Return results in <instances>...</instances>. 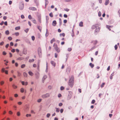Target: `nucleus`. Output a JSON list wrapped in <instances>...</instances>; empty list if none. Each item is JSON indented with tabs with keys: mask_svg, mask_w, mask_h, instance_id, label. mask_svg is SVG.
<instances>
[{
	"mask_svg": "<svg viewBox=\"0 0 120 120\" xmlns=\"http://www.w3.org/2000/svg\"><path fill=\"white\" fill-rule=\"evenodd\" d=\"M91 43H93V44L94 45H96L98 43V41L96 40L93 41H92Z\"/></svg>",
	"mask_w": 120,
	"mask_h": 120,
	"instance_id": "nucleus-14",
	"label": "nucleus"
},
{
	"mask_svg": "<svg viewBox=\"0 0 120 120\" xmlns=\"http://www.w3.org/2000/svg\"><path fill=\"white\" fill-rule=\"evenodd\" d=\"M55 40L54 38H53V39H52L51 41H50V43L51 44H52L53 41H55Z\"/></svg>",
	"mask_w": 120,
	"mask_h": 120,
	"instance_id": "nucleus-26",
	"label": "nucleus"
},
{
	"mask_svg": "<svg viewBox=\"0 0 120 120\" xmlns=\"http://www.w3.org/2000/svg\"><path fill=\"white\" fill-rule=\"evenodd\" d=\"M23 75L25 77H27V74L25 72H23Z\"/></svg>",
	"mask_w": 120,
	"mask_h": 120,
	"instance_id": "nucleus-25",
	"label": "nucleus"
},
{
	"mask_svg": "<svg viewBox=\"0 0 120 120\" xmlns=\"http://www.w3.org/2000/svg\"><path fill=\"white\" fill-rule=\"evenodd\" d=\"M65 34L64 33L62 34H60V37H61L62 36L63 37H64L65 36Z\"/></svg>",
	"mask_w": 120,
	"mask_h": 120,
	"instance_id": "nucleus-28",
	"label": "nucleus"
},
{
	"mask_svg": "<svg viewBox=\"0 0 120 120\" xmlns=\"http://www.w3.org/2000/svg\"><path fill=\"white\" fill-rule=\"evenodd\" d=\"M101 13L100 11H99L98 12V15L100 17L101 16Z\"/></svg>",
	"mask_w": 120,
	"mask_h": 120,
	"instance_id": "nucleus-41",
	"label": "nucleus"
},
{
	"mask_svg": "<svg viewBox=\"0 0 120 120\" xmlns=\"http://www.w3.org/2000/svg\"><path fill=\"white\" fill-rule=\"evenodd\" d=\"M79 26L80 27L83 26V22H80L79 24Z\"/></svg>",
	"mask_w": 120,
	"mask_h": 120,
	"instance_id": "nucleus-19",
	"label": "nucleus"
},
{
	"mask_svg": "<svg viewBox=\"0 0 120 120\" xmlns=\"http://www.w3.org/2000/svg\"><path fill=\"white\" fill-rule=\"evenodd\" d=\"M38 29L40 30L41 32L42 27L40 26H37Z\"/></svg>",
	"mask_w": 120,
	"mask_h": 120,
	"instance_id": "nucleus-12",
	"label": "nucleus"
},
{
	"mask_svg": "<svg viewBox=\"0 0 120 120\" xmlns=\"http://www.w3.org/2000/svg\"><path fill=\"white\" fill-rule=\"evenodd\" d=\"M34 61V60L33 59H32L31 60L30 59L29 60V62L30 63L33 62Z\"/></svg>",
	"mask_w": 120,
	"mask_h": 120,
	"instance_id": "nucleus-31",
	"label": "nucleus"
},
{
	"mask_svg": "<svg viewBox=\"0 0 120 120\" xmlns=\"http://www.w3.org/2000/svg\"><path fill=\"white\" fill-rule=\"evenodd\" d=\"M25 66V64H23L21 65V68H23Z\"/></svg>",
	"mask_w": 120,
	"mask_h": 120,
	"instance_id": "nucleus-38",
	"label": "nucleus"
},
{
	"mask_svg": "<svg viewBox=\"0 0 120 120\" xmlns=\"http://www.w3.org/2000/svg\"><path fill=\"white\" fill-rule=\"evenodd\" d=\"M114 47H115V49L116 50H117V46L116 45H115Z\"/></svg>",
	"mask_w": 120,
	"mask_h": 120,
	"instance_id": "nucleus-56",
	"label": "nucleus"
},
{
	"mask_svg": "<svg viewBox=\"0 0 120 120\" xmlns=\"http://www.w3.org/2000/svg\"><path fill=\"white\" fill-rule=\"evenodd\" d=\"M46 21L47 22L49 20V18L47 16H46Z\"/></svg>",
	"mask_w": 120,
	"mask_h": 120,
	"instance_id": "nucleus-54",
	"label": "nucleus"
},
{
	"mask_svg": "<svg viewBox=\"0 0 120 120\" xmlns=\"http://www.w3.org/2000/svg\"><path fill=\"white\" fill-rule=\"evenodd\" d=\"M3 54L4 55H5L6 54V53L5 51H4L3 52Z\"/></svg>",
	"mask_w": 120,
	"mask_h": 120,
	"instance_id": "nucleus-60",
	"label": "nucleus"
},
{
	"mask_svg": "<svg viewBox=\"0 0 120 120\" xmlns=\"http://www.w3.org/2000/svg\"><path fill=\"white\" fill-rule=\"evenodd\" d=\"M8 39L9 40H11L12 39V38L11 37H8Z\"/></svg>",
	"mask_w": 120,
	"mask_h": 120,
	"instance_id": "nucleus-52",
	"label": "nucleus"
},
{
	"mask_svg": "<svg viewBox=\"0 0 120 120\" xmlns=\"http://www.w3.org/2000/svg\"><path fill=\"white\" fill-rule=\"evenodd\" d=\"M21 18H22V19H23L25 18L24 15H21Z\"/></svg>",
	"mask_w": 120,
	"mask_h": 120,
	"instance_id": "nucleus-62",
	"label": "nucleus"
},
{
	"mask_svg": "<svg viewBox=\"0 0 120 120\" xmlns=\"http://www.w3.org/2000/svg\"><path fill=\"white\" fill-rule=\"evenodd\" d=\"M49 15L51 17H53L52 13V12L49 14Z\"/></svg>",
	"mask_w": 120,
	"mask_h": 120,
	"instance_id": "nucleus-44",
	"label": "nucleus"
},
{
	"mask_svg": "<svg viewBox=\"0 0 120 120\" xmlns=\"http://www.w3.org/2000/svg\"><path fill=\"white\" fill-rule=\"evenodd\" d=\"M107 26L109 27L110 28H112L113 27V26H109L107 25Z\"/></svg>",
	"mask_w": 120,
	"mask_h": 120,
	"instance_id": "nucleus-58",
	"label": "nucleus"
},
{
	"mask_svg": "<svg viewBox=\"0 0 120 120\" xmlns=\"http://www.w3.org/2000/svg\"><path fill=\"white\" fill-rule=\"evenodd\" d=\"M23 59L22 57H19L17 59V60H21Z\"/></svg>",
	"mask_w": 120,
	"mask_h": 120,
	"instance_id": "nucleus-33",
	"label": "nucleus"
},
{
	"mask_svg": "<svg viewBox=\"0 0 120 120\" xmlns=\"http://www.w3.org/2000/svg\"><path fill=\"white\" fill-rule=\"evenodd\" d=\"M31 115L30 114H27L26 115V116L27 117H28V116H31Z\"/></svg>",
	"mask_w": 120,
	"mask_h": 120,
	"instance_id": "nucleus-51",
	"label": "nucleus"
},
{
	"mask_svg": "<svg viewBox=\"0 0 120 120\" xmlns=\"http://www.w3.org/2000/svg\"><path fill=\"white\" fill-rule=\"evenodd\" d=\"M15 35L16 36H18L19 35V33L18 32L15 33Z\"/></svg>",
	"mask_w": 120,
	"mask_h": 120,
	"instance_id": "nucleus-59",
	"label": "nucleus"
},
{
	"mask_svg": "<svg viewBox=\"0 0 120 120\" xmlns=\"http://www.w3.org/2000/svg\"><path fill=\"white\" fill-rule=\"evenodd\" d=\"M4 42H3V41H2V42H1L0 43V45H3L4 44Z\"/></svg>",
	"mask_w": 120,
	"mask_h": 120,
	"instance_id": "nucleus-53",
	"label": "nucleus"
},
{
	"mask_svg": "<svg viewBox=\"0 0 120 120\" xmlns=\"http://www.w3.org/2000/svg\"><path fill=\"white\" fill-rule=\"evenodd\" d=\"M17 73L18 74V76L19 77L21 75V73L19 71H18Z\"/></svg>",
	"mask_w": 120,
	"mask_h": 120,
	"instance_id": "nucleus-32",
	"label": "nucleus"
},
{
	"mask_svg": "<svg viewBox=\"0 0 120 120\" xmlns=\"http://www.w3.org/2000/svg\"><path fill=\"white\" fill-rule=\"evenodd\" d=\"M24 8V5H23L22 4V5H20L19 7V8L21 10H22Z\"/></svg>",
	"mask_w": 120,
	"mask_h": 120,
	"instance_id": "nucleus-15",
	"label": "nucleus"
},
{
	"mask_svg": "<svg viewBox=\"0 0 120 120\" xmlns=\"http://www.w3.org/2000/svg\"><path fill=\"white\" fill-rule=\"evenodd\" d=\"M20 27L19 26L15 27V29L16 30H20Z\"/></svg>",
	"mask_w": 120,
	"mask_h": 120,
	"instance_id": "nucleus-29",
	"label": "nucleus"
},
{
	"mask_svg": "<svg viewBox=\"0 0 120 120\" xmlns=\"http://www.w3.org/2000/svg\"><path fill=\"white\" fill-rule=\"evenodd\" d=\"M12 87L14 89H16L17 88V86H15L14 84H13L12 85Z\"/></svg>",
	"mask_w": 120,
	"mask_h": 120,
	"instance_id": "nucleus-34",
	"label": "nucleus"
},
{
	"mask_svg": "<svg viewBox=\"0 0 120 120\" xmlns=\"http://www.w3.org/2000/svg\"><path fill=\"white\" fill-rule=\"evenodd\" d=\"M41 15H38V22H39L40 23H41Z\"/></svg>",
	"mask_w": 120,
	"mask_h": 120,
	"instance_id": "nucleus-4",
	"label": "nucleus"
},
{
	"mask_svg": "<svg viewBox=\"0 0 120 120\" xmlns=\"http://www.w3.org/2000/svg\"><path fill=\"white\" fill-rule=\"evenodd\" d=\"M64 88L63 86H61L60 87V89L61 90H64Z\"/></svg>",
	"mask_w": 120,
	"mask_h": 120,
	"instance_id": "nucleus-48",
	"label": "nucleus"
},
{
	"mask_svg": "<svg viewBox=\"0 0 120 120\" xmlns=\"http://www.w3.org/2000/svg\"><path fill=\"white\" fill-rule=\"evenodd\" d=\"M74 78L73 76H71L69 81L68 84L69 86L72 87L74 85Z\"/></svg>",
	"mask_w": 120,
	"mask_h": 120,
	"instance_id": "nucleus-1",
	"label": "nucleus"
},
{
	"mask_svg": "<svg viewBox=\"0 0 120 120\" xmlns=\"http://www.w3.org/2000/svg\"><path fill=\"white\" fill-rule=\"evenodd\" d=\"M20 91L21 92L23 93L24 92V89L22 88H21L20 89Z\"/></svg>",
	"mask_w": 120,
	"mask_h": 120,
	"instance_id": "nucleus-40",
	"label": "nucleus"
},
{
	"mask_svg": "<svg viewBox=\"0 0 120 120\" xmlns=\"http://www.w3.org/2000/svg\"><path fill=\"white\" fill-rule=\"evenodd\" d=\"M4 22L2 21L0 23V25H2L4 24Z\"/></svg>",
	"mask_w": 120,
	"mask_h": 120,
	"instance_id": "nucleus-64",
	"label": "nucleus"
},
{
	"mask_svg": "<svg viewBox=\"0 0 120 120\" xmlns=\"http://www.w3.org/2000/svg\"><path fill=\"white\" fill-rule=\"evenodd\" d=\"M57 24V22L56 21H53L52 22V25L53 26H55Z\"/></svg>",
	"mask_w": 120,
	"mask_h": 120,
	"instance_id": "nucleus-10",
	"label": "nucleus"
},
{
	"mask_svg": "<svg viewBox=\"0 0 120 120\" xmlns=\"http://www.w3.org/2000/svg\"><path fill=\"white\" fill-rule=\"evenodd\" d=\"M41 100H42V99H38V100L37 101L38 102H40L41 101Z\"/></svg>",
	"mask_w": 120,
	"mask_h": 120,
	"instance_id": "nucleus-55",
	"label": "nucleus"
},
{
	"mask_svg": "<svg viewBox=\"0 0 120 120\" xmlns=\"http://www.w3.org/2000/svg\"><path fill=\"white\" fill-rule=\"evenodd\" d=\"M50 116V113H48L47 115L46 116L47 118H49Z\"/></svg>",
	"mask_w": 120,
	"mask_h": 120,
	"instance_id": "nucleus-46",
	"label": "nucleus"
},
{
	"mask_svg": "<svg viewBox=\"0 0 120 120\" xmlns=\"http://www.w3.org/2000/svg\"><path fill=\"white\" fill-rule=\"evenodd\" d=\"M53 46L54 47L55 49L58 47L57 44L55 43H54Z\"/></svg>",
	"mask_w": 120,
	"mask_h": 120,
	"instance_id": "nucleus-22",
	"label": "nucleus"
},
{
	"mask_svg": "<svg viewBox=\"0 0 120 120\" xmlns=\"http://www.w3.org/2000/svg\"><path fill=\"white\" fill-rule=\"evenodd\" d=\"M5 33L7 35H8V34H9V31L8 30L6 31L5 32Z\"/></svg>",
	"mask_w": 120,
	"mask_h": 120,
	"instance_id": "nucleus-35",
	"label": "nucleus"
},
{
	"mask_svg": "<svg viewBox=\"0 0 120 120\" xmlns=\"http://www.w3.org/2000/svg\"><path fill=\"white\" fill-rule=\"evenodd\" d=\"M96 48L95 46H94L92 47L89 50V51H91L93 49H95Z\"/></svg>",
	"mask_w": 120,
	"mask_h": 120,
	"instance_id": "nucleus-23",
	"label": "nucleus"
},
{
	"mask_svg": "<svg viewBox=\"0 0 120 120\" xmlns=\"http://www.w3.org/2000/svg\"><path fill=\"white\" fill-rule=\"evenodd\" d=\"M32 21L33 23H34L35 24H37L36 21L35 19H34L33 20H32Z\"/></svg>",
	"mask_w": 120,
	"mask_h": 120,
	"instance_id": "nucleus-36",
	"label": "nucleus"
},
{
	"mask_svg": "<svg viewBox=\"0 0 120 120\" xmlns=\"http://www.w3.org/2000/svg\"><path fill=\"white\" fill-rule=\"evenodd\" d=\"M28 18L29 19H32V17L31 15H30L28 16Z\"/></svg>",
	"mask_w": 120,
	"mask_h": 120,
	"instance_id": "nucleus-49",
	"label": "nucleus"
},
{
	"mask_svg": "<svg viewBox=\"0 0 120 120\" xmlns=\"http://www.w3.org/2000/svg\"><path fill=\"white\" fill-rule=\"evenodd\" d=\"M56 111L57 112H59L60 111V109L59 108H56Z\"/></svg>",
	"mask_w": 120,
	"mask_h": 120,
	"instance_id": "nucleus-37",
	"label": "nucleus"
},
{
	"mask_svg": "<svg viewBox=\"0 0 120 120\" xmlns=\"http://www.w3.org/2000/svg\"><path fill=\"white\" fill-rule=\"evenodd\" d=\"M29 9L30 10H32V11H35L37 10L36 8L33 7H30L29 8Z\"/></svg>",
	"mask_w": 120,
	"mask_h": 120,
	"instance_id": "nucleus-6",
	"label": "nucleus"
},
{
	"mask_svg": "<svg viewBox=\"0 0 120 120\" xmlns=\"http://www.w3.org/2000/svg\"><path fill=\"white\" fill-rule=\"evenodd\" d=\"M38 52L39 56L40 57H41V56L42 54L41 50V48L40 47H39L38 48Z\"/></svg>",
	"mask_w": 120,
	"mask_h": 120,
	"instance_id": "nucleus-3",
	"label": "nucleus"
},
{
	"mask_svg": "<svg viewBox=\"0 0 120 120\" xmlns=\"http://www.w3.org/2000/svg\"><path fill=\"white\" fill-rule=\"evenodd\" d=\"M50 96V94L49 93H47L46 94L42 95L41 97L43 98H45L49 97Z\"/></svg>",
	"mask_w": 120,
	"mask_h": 120,
	"instance_id": "nucleus-2",
	"label": "nucleus"
},
{
	"mask_svg": "<svg viewBox=\"0 0 120 120\" xmlns=\"http://www.w3.org/2000/svg\"><path fill=\"white\" fill-rule=\"evenodd\" d=\"M45 8L46 7V6L48 4V1L47 0H45Z\"/></svg>",
	"mask_w": 120,
	"mask_h": 120,
	"instance_id": "nucleus-21",
	"label": "nucleus"
},
{
	"mask_svg": "<svg viewBox=\"0 0 120 120\" xmlns=\"http://www.w3.org/2000/svg\"><path fill=\"white\" fill-rule=\"evenodd\" d=\"M95 102V100H93L92 101L91 103L92 104H94V103Z\"/></svg>",
	"mask_w": 120,
	"mask_h": 120,
	"instance_id": "nucleus-50",
	"label": "nucleus"
},
{
	"mask_svg": "<svg viewBox=\"0 0 120 120\" xmlns=\"http://www.w3.org/2000/svg\"><path fill=\"white\" fill-rule=\"evenodd\" d=\"M36 77L37 79H38L39 77V73L37 72L35 74Z\"/></svg>",
	"mask_w": 120,
	"mask_h": 120,
	"instance_id": "nucleus-9",
	"label": "nucleus"
},
{
	"mask_svg": "<svg viewBox=\"0 0 120 120\" xmlns=\"http://www.w3.org/2000/svg\"><path fill=\"white\" fill-rule=\"evenodd\" d=\"M55 49L56 51H57V52L58 53H59L60 52V49L59 48L57 47Z\"/></svg>",
	"mask_w": 120,
	"mask_h": 120,
	"instance_id": "nucleus-17",
	"label": "nucleus"
},
{
	"mask_svg": "<svg viewBox=\"0 0 120 120\" xmlns=\"http://www.w3.org/2000/svg\"><path fill=\"white\" fill-rule=\"evenodd\" d=\"M48 70V63L47 62H46V69Z\"/></svg>",
	"mask_w": 120,
	"mask_h": 120,
	"instance_id": "nucleus-45",
	"label": "nucleus"
},
{
	"mask_svg": "<svg viewBox=\"0 0 120 120\" xmlns=\"http://www.w3.org/2000/svg\"><path fill=\"white\" fill-rule=\"evenodd\" d=\"M47 78V76L46 75H44L42 79L43 80H45Z\"/></svg>",
	"mask_w": 120,
	"mask_h": 120,
	"instance_id": "nucleus-27",
	"label": "nucleus"
},
{
	"mask_svg": "<svg viewBox=\"0 0 120 120\" xmlns=\"http://www.w3.org/2000/svg\"><path fill=\"white\" fill-rule=\"evenodd\" d=\"M1 71L2 72H5L6 74H8V71L5 70V68H2L1 69Z\"/></svg>",
	"mask_w": 120,
	"mask_h": 120,
	"instance_id": "nucleus-5",
	"label": "nucleus"
},
{
	"mask_svg": "<svg viewBox=\"0 0 120 120\" xmlns=\"http://www.w3.org/2000/svg\"><path fill=\"white\" fill-rule=\"evenodd\" d=\"M89 65L92 68H93L94 67V64H92L91 63H90Z\"/></svg>",
	"mask_w": 120,
	"mask_h": 120,
	"instance_id": "nucleus-24",
	"label": "nucleus"
},
{
	"mask_svg": "<svg viewBox=\"0 0 120 120\" xmlns=\"http://www.w3.org/2000/svg\"><path fill=\"white\" fill-rule=\"evenodd\" d=\"M100 30V29L99 28V27L98 28H96L95 30V34H96V32H99V31Z\"/></svg>",
	"mask_w": 120,
	"mask_h": 120,
	"instance_id": "nucleus-8",
	"label": "nucleus"
},
{
	"mask_svg": "<svg viewBox=\"0 0 120 120\" xmlns=\"http://www.w3.org/2000/svg\"><path fill=\"white\" fill-rule=\"evenodd\" d=\"M64 10L67 11H69V10L68 8H66L64 9Z\"/></svg>",
	"mask_w": 120,
	"mask_h": 120,
	"instance_id": "nucleus-61",
	"label": "nucleus"
},
{
	"mask_svg": "<svg viewBox=\"0 0 120 120\" xmlns=\"http://www.w3.org/2000/svg\"><path fill=\"white\" fill-rule=\"evenodd\" d=\"M31 38L32 40L34 41L35 40V38L34 36H32L31 37Z\"/></svg>",
	"mask_w": 120,
	"mask_h": 120,
	"instance_id": "nucleus-43",
	"label": "nucleus"
},
{
	"mask_svg": "<svg viewBox=\"0 0 120 120\" xmlns=\"http://www.w3.org/2000/svg\"><path fill=\"white\" fill-rule=\"evenodd\" d=\"M105 83H104V82L101 85V88H102L103 87H104V85H105Z\"/></svg>",
	"mask_w": 120,
	"mask_h": 120,
	"instance_id": "nucleus-42",
	"label": "nucleus"
},
{
	"mask_svg": "<svg viewBox=\"0 0 120 120\" xmlns=\"http://www.w3.org/2000/svg\"><path fill=\"white\" fill-rule=\"evenodd\" d=\"M28 73L29 74V75L31 76L33 75L34 74L33 73L30 71H29Z\"/></svg>",
	"mask_w": 120,
	"mask_h": 120,
	"instance_id": "nucleus-18",
	"label": "nucleus"
},
{
	"mask_svg": "<svg viewBox=\"0 0 120 120\" xmlns=\"http://www.w3.org/2000/svg\"><path fill=\"white\" fill-rule=\"evenodd\" d=\"M29 31V29L28 28H27L26 30H24V31L25 32H26V33H27Z\"/></svg>",
	"mask_w": 120,
	"mask_h": 120,
	"instance_id": "nucleus-47",
	"label": "nucleus"
},
{
	"mask_svg": "<svg viewBox=\"0 0 120 120\" xmlns=\"http://www.w3.org/2000/svg\"><path fill=\"white\" fill-rule=\"evenodd\" d=\"M27 50L26 48H24L23 49L22 52L23 54H26L27 53Z\"/></svg>",
	"mask_w": 120,
	"mask_h": 120,
	"instance_id": "nucleus-7",
	"label": "nucleus"
},
{
	"mask_svg": "<svg viewBox=\"0 0 120 120\" xmlns=\"http://www.w3.org/2000/svg\"><path fill=\"white\" fill-rule=\"evenodd\" d=\"M98 26V25L97 24H95L92 26L91 27V28L92 29H94L97 27Z\"/></svg>",
	"mask_w": 120,
	"mask_h": 120,
	"instance_id": "nucleus-11",
	"label": "nucleus"
},
{
	"mask_svg": "<svg viewBox=\"0 0 120 120\" xmlns=\"http://www.w3.org/2000/svg\"><path fill=\"white\" fill-rule=\"evenodd\" d=\"M59 25L60 26L61 25H62V22L61 21V19L60 18L59 19Z\"/></svg>",
	"mask_w": 120,
	"mask_h": 120,
	"instance_id": "nucleus-20",
	"label": "nucleus"
},
{
	"mask_svg": "<svg viewBox=\"0 0 120 120\" xmlns=\"http://www.w3.org/2000/svg\"><path fill=\"white\" fill-rule=\"evenodd\" d=\"M70 68L69 67H68L67 68V72H70Z\"/></svg>",
	"mask_w": 120,
	"mask_h": 120,
	"instance_id": "nucleus-30",
	"label": "nucleus"
},
{
	"mask_svg": "<svg viewBox=\"0 0 120 120\" xmlns=\"http://www.w3.org/2000/svg\"><path fill=\"white\" fill-rule=\"evenodd\" d=\"M51 64L54 67H55L56 66V63L53 61H51Z\"/></svg>",
	"mask_w": 120,
	"mask_h": 120,
	"instance_id": "nucleus-13",
	"label": "nucleus"
},
{
	"mask_svg": "<svg viewBox=\"0 0 120 120\" xmlns=\"http://www.w3.org/2000/svg\"><path fill=\"white\" fill-rule=\"evenodd\" d=\"M109 2V0H106L105 2V5H107Z\"/></svg>",
	"mask_w": 120,
	"mask_h": 120,
	"instance_id": "nucleus-16",
	"label": "nucleus"
},
{
	"mask_svg": "<svg viewBox=\"0 0 120 120\" xmlns=\"http://www.w3.org/2000/svg\"><path fill=\"white\" fill-rule=\"evenodd\" d=\"M48 30L47 29H46V34H45V36L46 37H47L48 36V35H47V34L48 33Z\"/></svg>",
	"mask_w": 120,
	"mask_h": 120,
	"instance_id": "nucleus-39",
	"label": "nucleus"
},
{
	"mask_svg": "<svg viewBox=\"0 0 120 120\" xmlns=\"http://www.w3.org/2000/svg\"><path fill=\"white\" fill-rule=\"evenodd\" d=\"M71 48H68V50L69 51H71Z\"/></svg>",
	"mask_w": 120,
	"mask_h": 120,
	"instance_id": "nucleus-63",
	"label": "nucleus"
},
{
	"mask_svg": "<svg viewBox=\"0 0 120 120\" xmlns=\"http://www.w3.org/2000/svg\"><path fill=\"white\" fill-rule=\"evenodd\" d=\"M4 83V82L3 81H2L0 82L1 85H2Z\"/></svg>",
	"mask_w": 120,
	"mask_h": 120,
	"instance_id": "nucleus-57",
	"label": "nucleus"
}]
</instances>
